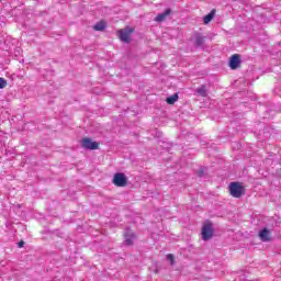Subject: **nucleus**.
Segmentation results:
<instances>
[{"label":"nucleus","instance_id":"obj_1","mask_svg":"<svg viewBox=\"0 0 281 281\" xmlns=\"http://www.w3.org/2000/svg\"><path fill=\"white\" fill-rule=\"evenodd\" d=\"M228 190L234 199H240V196H245L246 190L245 187L240 184V182H231Z\"/></svg>","mask_w":281,"mask_h":281},{"label":"nucleus","instance_id":"obj_2","mask_svg":"<svg viewBox=\"0 0 281 281\" xmlns=\"http://www.w3.org/2000/svg\"><path fill=\"white\" fill-rule=\"evenodd\" d=\"M214 236V224L212 222H209L202 226V240H211V238Z\"/></svg>","mask_w":281,"mask_h":281},{"label":"nucleus","instance_id":"obj_3","mask_svg":"<svg viewBox=\"0 0 281 281\" xmlns=\"http://www.w3.org/2000/svg\"><path fill=\"white\" fill-rule=\"evenodd\" d=\"M112 183L116 186V188H125L126 183H128V178H126V175L117 172L114 175Z\"/></svg>","mask_w":281,"mask_h":281},{"label":"nucleus","instance_id":"obj_4","mask_svg":"<svg viewBox=\"0 0 281 281\" xmlns=\"http://www.w3.org/2000/svg\"><path fill=\"white\" fill-rule=\"evenodd\" d=\"M131 34H133V29L131 27H125L121 29L119 31V38L122 41V43H131Z\"/></svg>","mask_w":281,"mask_h":281},{"label":"nucleus","instance_id":"obj_5","mask_svg":"<svg viewBox=\"0 0 281 281\" xmlns=\"http://www.w3.org/2000/svg\"><path fill=\"white\" fill-rule=\"evenodd\" d=\"M82 148H86V150H98L99 144L98 142L91 140V138H83L81 140Z\"/></svg>","mask_w":281,"mask_h":281},{"label":"nucleus","instance_id":"obj_6","mask_svg":"<svg viewBox=\"0 0 281 281\" xmlns=\"http://www.w3.org/2000/svg\"><path fill=\"white\" fill-rule=\"evenodd\" d=\"M231 69H238L240 67V55L235 54L229 59Z\"/></svg>","mask_w":281,"mask_h":281},{"label":"nucleus","instance_id":"obj_7","mask_svg":"<svg viewBox=\"0 0 281 281\" xmlns=\"http://www.w3.org/2000/svg\"><path fill=\"white\" fill-rule=\"evenodd\" d=\"M172 13L171 9H166L165 12L159 13L155 21H157V23H164V21H166V18L170 16V14Z\"/></svg>","mask_w":281,"mask_h":281},{"label":"nucleus","instance_id":"obj_8","mask_svg":"<svg viewBox=\"0 0 281 281\" xmlns=\"http://www.w3.org/2000/svg\"><path fill=\"white\" fill-rule=\"evenodd\" d=\"M135 243V233H133L131 229H127L125 232V245L131 246Z\"/></svg>","mask_w":281,"mask_h":281},{"label":"nucleus","instance_id":"obj_9","mask_svg":"<svg viewBox=\"0 0 281 281\" xmlns=\"http://www.w3.org/2000/svg\"><path fill=\"white\" fill-rule=\"evenodd\" d=\"M259 238L262 243H270L271 237L269 236V231L267 228L261 229L259 232Z\"/></svg>","mask_w":281,"mask_h":281},{"label":"nucleus","instance_id":"obj_10","mask_svg":"<svg viewBox=\"0 0 281 281\" xmlns=\"http://www.w3.org/2000/svg\"><path fill=\"white\" fill-rule=\"evenodd\" d=\"M205 41H207V36H203L201 34L195 35V46L203 47L205 45Z\"/></svg>","mask_w":281,"mask_h":281},{"label":"nucleus","instance_id":"obj_11","mask_svg":"<svg viewBox=\"0 0 281 281\" xmlns=\"http://www.w3.org/2000/svg\"><path fill=\"white\" fill-rule=\"evenodd\" d=\"M93 30L95 32H104V30H106V22L104 20H101L93 26Z\"/></svg>","mask_w":281,"mask_h":281},{"label":"nucleus","instance_id":"obj_12","mask_svg":"<svg viewBox=\"0 0 281 281\" xmlns=\"http://www.w3.org/2000/svg\"><path fill=\"white\" fill-rule=\"evenodd\" d=\"M195 93L200 94L202 98H207V86L202 85L195 90Z\"/></svg>","mask_w":281,"mask_h":281},{"label":"nucleus","instance_id":"obj_13","mask_svg":"<svg viewBox=\"0 0 281 281\" xmlns=\"http://www.w3.org/2000/svg\"><path fill=\"white\" fill-rule=\"evenodd\" d=\"M216 15V10H212L209 14L203 18L204 25H207L212 19Z\"/></svg>","mask_w":281,"mask_h":281},{"label":"nucleus","instance_id":"obj_14","mask_svg":"<svg viewBox=\"0 0 281 281\" xmlns=\"http://www.w3.org/2000/svg\"><path fill=\"white\" fill-rule=\"evenodd\" d=\"M179 100V94L175 93L173 95L167 97L166 102L167 104H175Z\"/></svg>","mask_w":281,"mask_h":281},{"label":"nucleus","instance_id":"obj_15","mask_svg":"<svg viewBox=\"0 0 281 281\" xmlns=\"http://www.w3.org/2000/svg\"><path fill=\"white\" fill-rule=\"evenodd\" d=\"M8 87V81L3 78H0V89H5Z\"/></svg>","mask_w":281,"mask_h":281},{"label":"nucleus","instance_id":"obj_16","mask_svg":"<svg viewBox=\"0 0 281 281\" xmlns=\"http://www.w3.org/2000/svg\"><path fill=\"white\" fill-rule=\"evenodd\" d=\"M167 260H169L171 265H175V256L172 254L167 255Z\"/></svg>","mask_w":281,"mask_h":281},{"label":"nucleus","instance_id":"obj_17","mask_svg":"<svg viewBox=\"0 0 281 281\" xmlns=\"http://www.w3.org/2000/svg\"><path fill=\"white\" fill-rule=\"evenodd\" d=\"M24 245H25V241H20V243H18V247H24Z\"/></svg>","mask_w":281,"mask_h":281},{"label":"nucleus","instance_id":"obj_18","mask_svg":"<svg viewBox=\"0 0 281 281\" xmlns=\"http://www.w3.org/2000/svg\"><path fill=\"white\" fill-rule=\"evenodd\" d=\"M198 177H203V170L198 171Z\"/></svg>","mask_w":281,"mask_h":281}]
</instances>
